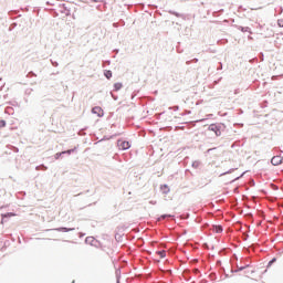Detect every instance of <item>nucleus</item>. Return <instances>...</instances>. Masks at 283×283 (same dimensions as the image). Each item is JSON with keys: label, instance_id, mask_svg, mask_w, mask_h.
I'll list each match as a JSON object with an SVG mask.
<instances>
[{"label": "nucleus", "instance_id": "nucleus-28", "mask_svg": "<svg viewBox=\"0 0 283 283\" xmlns=\"http://www.w3.org/2000/svg\"><path fill=\"white\" fill-rule=\"evenodd\" d=\"M6 125H8V123L6 122V119H1V120H0V129H3V127H6Z\"/></svg>", "mask_w": 283, "mask_h": 283}, {"label": "nucleus", "instance_id": "nucleus-50", "mask_svg": "<svg viewBox=\"0 0 283 283\" xmlns=\"http://www.w3.org/2000/svg\"><path fill=\"white\" fill-rule=\"evenodd\" d=\"M76 196H83V192H80L78 195H76Z\"/></svg>", "mask_w": 283, "mask_h": 283}, {"label": "nucleus", "instance_id": "nucleus-19", "mask_svg": "<svg viewBox=\"0 0 283 283\" xmlns=\"http://www.w3.org/2000/svg\"><path fill=\"white\" fill-rule=\"evenodd\" d=\"M244 174H247V171H243L240 176H238V177H235L234 179H232V180L230 181V185H233V182L240 180V178H244Z\"/></svg>", "mask_w": 283, "mask_h": 283}, {"label": "nucleus", "instance_id": "nucleus-22", "mask_svg": "<svg viewBox=\"0 0 283 283\" xmlns=\"http://www.w3.org/2000/svg\"><path fill=\"white\" fill-rule=\"evenodd\" d=\"M115 240H116V242H123V234L116 232L115 233Z\"/></svg>", "mask_w": 283, "mask_h": 283}, {"label": "nucleus", "instance_id": "nucleus-53", "mask_svg": "<svg viewBox=\"0 0 283 283\" xmlns=\"http://www.w3.org/2000/svg\"><path fill=\"white\" fill-rule=\"evenodd\" d=\"M6 244H8V241H7V242H4V247H6Z\"/></svg>", "mask_w": 283, "mask_h": 283}, {"label": "nucleus", "instance_id": "nucleus-20", "mask_svg": "<svg viewBox=\"0 0 283 283\" xmlns=\"http://www.w3.org/2000/svg\"><path fill=\"white\" fill-rule=\"evenodd\" d=\"M200 165H202V163L200 160H195V161H192L191 166L193 169H198V167H200Z\"/></svg>", "mask_w": 283, "mask_h": 283}, {"label": "nucleus", "instance_id": "nucleus-25", "mask_svg": "<svg viewBox=\"0 0 283 283\" xmlns=\"http://www.w3.org/2000/svg\"><path fill=\"white\" fill-rule=\"evenodd\" d=\"M233 171H238V168H231L226 172H222L220 176H227V174H233Z\"/></svg>", "mask_w": 283, "mask_h": 283}, {"label": "nucleus", "instance_id": "nucleus-41", "mask_svg": "<svg viewBox=\"0 0 283 283\" xmlns=\"http://www.w3.org/2000/svg\"><path fill=\"white\" fill-rule=\"evenodd\" d=\"M193 63H198V57H195V59H193Z\"/></svg>", "mask_w": 283, "mask_h": 283}, {"label": "nucleus", "instance_id": "nucleus-33", "mask_svg": "<svg viewBox=\"0 0 283 283\" xmlns=\"http://www.w3.org/2000/svg\"><path fill=\"white\" fill-rule=\"evenodd\" d=\"M277 25H279V28H283V19L277 20Z\"/></svg>", "mask_w": 283, "mask_h": 283}, {"label": "nucleus", "instance_id": "nucleus-13", "mask_svg": "<svg viewBox=\"0 0 283 283\" xmlns=\"http://www.w3.org/2000/svg\"><path fill=\"white\" fill-rule=\"evenodd\" d=\"M104 76L107 81H111L113 76L112 70H104Z\"/></svg>", "mask_w": 283, "mask_h": 283}, {"label": "nucleus", "instance_id": "nucleus-10", "mask_svg": "<svg viewBox=\"0 0 283 283\" xmlns=\"http://www.w3.org/2000/svg\"><path fill=\"white\" fill-rule=\"evenodd\" d=\"M211 230L213 233H222L224 231V228L221 224H213Z\"/></svg>", "mask_w": 283, "mask_h": 283}, {"label": "nucleus", "instance_id": "nucleus-18", "mask_svg": "<svg viewBox=\"0 0 283 283\" xmlns=\"http://www.w3.org/2000/svg\"><path fill=\"white\" fill-rule=\"evenodd\" d=\"M117 135H111V136H107L105 135L101 140L99 143H104V140H112V138H116Z\"/></svg>", "mask_w": 283, "mask_h": 283}, {"label": "nucleus", "instance_id": "nucleus-21", "mask_svg": "<svg viewBox=\"0 0 283 283\" xmlns=\"http://www.w3.org/2000/svg\"><path fill=\"white\" fill-rule=\"evenodd\" d=\"M115 275H116V283H120V269H117L115 271Z\"/></svg>", "mask_w": 283, "mask_h": 283}, {"label": "nucleus", "instance_id": "nucleus-7", "mask_svg": "<svg viewBox=\"0 0 283 283\" xmlns=\"http://www.w3.org/2000/svg\"><path fill=\"white\" fill-rule=\"evenodd\" d=\"M50 231H57L59 233H70V231H75V228L59 227L55 229H50Z\"/></svg>", "mask_w": 283, "mask_h": 283}, {"label": "nucleus", "instance_id": "nucleus-34", "mask_svg": "<svg viewBox=\"0 0 283 283\" xmlns=\"http://www.w3.org/2000/svg\"><path fill=\"white\" fill-rule=\"evenodd\" d=\"M25 94H27L28 96H30V94H32V88H27V90H25Z\"/></svg>", "mask_w": 283, "mask_h": 283}, {"label": "nucleus", "instance_id": "nucleus-24", "mask_svg": "<svg viewBox=\"0 0 283 283\" xmlns=\"http://www.w3.org/2000/svg\"><path fill=\"white\" fill-rule=\"evenodd\" d=\"M244 269H247V266L242 265L239 266L237 270H231V273H240V271H244Z\"/></svg>", "mask_w": 283, "mask_h": 283}, {"label": "nucleus", "instance_id": "nucleus-36", "mask_svg": "<svg viewBox=\"0 0 283 283\" xmlns=\"http://www.w3.org/2000/svg\"><path fill=\"white\" fill-rule=\"evenodd\" d=\"M105 63H106V65H112V61L111 60H106Z\"/></svg>", "mask_w": 283, "mask_h": 283}, {"label": "nucleus", "instance_id": "nucleus-3", "mask_svg": "<svg viewBox=\"0 0 283 283\" xmlns=\"http://www.w3.org/2000/svg\"><path fill=\"white\" fill-rule=\"evenodd\" d=\"M85 244H90V247H95V249H101V247H103L101 241L96 240V238L94 237H86Z\"/></svg>", "mask_w": 283, "mask_h": 283}, {"label": "nucleus", "instance_id": "nucleus-39", "mask_svg": "<svg viewBox=\"0 0 283 283\" xmlns=\"http://www.w3.org/2000/svg\"><path fill=\"white\" fill-rule=\"evenodd\" d=\"M239 10H247V9H244V7H242V6H240V7H239Z\"/></svg>", "mask_w": 283, "mask_h": 283}, {"label": "nucleus", "instance_id": "nucleus-32", "mask_svg": "<svg viewBox=\"0 0 283 283\" xmlns=\"http://www.w3.org/2000/svg\"><path fill=\"white\" fill-rule=\"evenodd\" d=\"M51 64L53 65V67H59V62L51 60Z\"/></svg>", "mask_w": 283, "mask_h": 283}, {"label": "nucleus", "instance_id": "nucleus-1", "mask_svg": "<svg viewBox=\"0 0 283 283\" xmlns=\"http://www.w3.org/2000/svg\"><path fill=\"white\" fill-rule=\"evenodd\" d=\"M226 125L222 123H216V124H210L208 129L209 132H213V134H216V136H222V130L226 129Z\"/></svg>", "mask_w": 283, "mask_h": 283}, {"label": "nucleus", "instance_id": "nucleus-14", "mask_svg": "<svg viewBox=\"0 0 283 283\" xmlns=\"http://www.w3.org/2000/svg\"><path fill=\"white\" fill-rule=\"evenodd\" d=\"M76 149H78V147H74V148H71V149H67V150H63V154L64 156L67 155V156H72V154H74V151H76Z\"/></svg>", "mask_w": 283, "mask_h": 283}, {"label": "nucleus", "instance_id": "nucleus-47", "mask_svg": "<svg viewBox=\"0 0 283 283\" xmlns=\"http://www.w3.org/2000/svg\"><path fill=\"white\" fill-rule=\"evenodd\" d=\"M14 151L18 153V151H19V148L15 147V148H14Z\"/></svg>", "mask_w": 283, "mask_h": 283}, {"label": "nucleus", "instance_id": "nucleus-31", "mask_svg": "<svg viewBox=\"0 0 283 283\" xmlns=\"http://www.w3.org/2000/svg\"><path fill=\"white\" fill-rule=\"evenodd\" d=\"M169 109H172V112H178V109H180V106L178 105L170 106Z\"/></svg>", "mask_w": 283, "mask_h": 283}, {"label": "nucleus", "instance_id": "nucleus-48", "mask_svg": "<svg viewBox=\"0 0 283 283\" xmlns=\"http://www.w3.org/2000/svg\"><path fill=\"white\" fill-rule=\"evenodd\" d=\"M243 266H245V269H249L250 264H247V265H243Z\"/></svg>", "mask_w": 283, "mask_h": 283}, {"label": "nucleus", "instance_id": "nucleus-15", "mask_svg": "<svg viewBox=\"0 0 283 283\" xmlns=\"http://www.w3.org/2000/svg\"><path fill=\"white\" fill-rule=\"evenodd\" d=\"M167 218H175V216L165 213V214H161L160 217H158L157 220H158V222H160V220H167Z\"/></svg>", "mask_w": 283, "mask_h": 283}, {"label": "nucleus", "instance_id": "nucleus-29", "mask_svg": "<svg viewBox=\"0 0 283 283\" xmlns=\"http://www.w3.org/2000/svg\"><path fill=\"white\" fill-rule=\"evenodd\" d=\"M32 76H36V73H34L33 71H30V72L27 74V78H32Z\"/></svg>", "mask_w": 283, "mask_h": 283}, {"label": "nucleus", "instance_id": "nucleus-46", "mask_svg": "<svg viewBox=\"0 0 283 283\" xmlns=\"http://www.w3.org/2000/svg\"><path fill=\"white\" fill-rule=\"evenodd\" d=\"M46 6H52V3H50V1H46Z\"/></svg>", "mask_w": 283, "mask_h": 283}, {"label": "nucleus", "instance_id": "nucleus-12", "mask_svg": "<svg viewBox=\"0 0 283 283\" xmlns=\"http://www.w3.org/2000/svg\"><path fill=\"white\" fill-rule=\"evenodd\" d=\"M114 92H120V90H123V83L120 82H116L114 85Z\"/></svg>", "mask_w": 283, "mask_h": 283}, {"label": "nucleus", "instance_id": "nucleus-8", "mask_svg": "<svg viewBox=\"0 0 283 283\" xmlns=\"http://www.w3.org/2000/svg\"><path fill=\"white\" fill-rule=\"evenodd\" d=\"M232 28H235L237 30H240V32H248L249 34H253V31L249 27H242L238 24H232Z\"/></svg>", "mask_w": 283, "mask_h": 283}, {"label": "nucleus", "instance_id": "nucleus-11", "mask_svg": "<svg viewBox=\"0 0 283 283\" xmlns=\"http://www.w3.org/2000/svg\"><path fill=\"white\" fill-rule=\"evenodd\" d=\"M160 191H161V193H164V195L169 193V191H170L169 186L166 185V184L161 185V186H160Z\"/></svg>", "mask_w": 283, "mask_h": 283}, {"label": "nucleus", "instance_id": "nucleus-26", "mask_svg": "<svg viewBox=\"0 0 283 283\" xmlns=\"http://www.w3.org/2000/svg\"><path fill=\"white\" fill-rule=\"evenodd\" d=\"M169 14H172L174 17L180 18L182 14L178 13V11L170 10Z\"/></svg>", "mask_w": 283, "mask_h": 283}, {"label": "nucleus", "instance_id": "nucleus-38", "mask_svg": "<svg viewBox=\"0 0 283 283\" xmlns=\"http://www.w3.org/2000/svg\"><path fill=\"white\" fill-rule=\"evenodd\" d=\"M213 149H216V148H209V149L207 150V153L209 154V153L213 151Z\"/></svg>", "mask_w": 283, "mask_h": 283}, {"label": "nucleus", "instance_id": "nucleus-43", "mask_svg": "<svg viewBox=\"0 0 283 283\" xmlns=\"http://www.w3.org/2000/svg\"><path fill=\"white\" fill-rule=\"evenodd\" d=\"M156 203H157V202H156V201H154V200H151V201H150V205H156Z\"/></svg>", "mask_w": 283, "mask_h": 283}, {"label": "nucleus", "instance_id": "nucleus-4", "mask_svg": "<svg viewBox=\"0 0 283 283\" xmlns=\"http://www.w3.org/2000/svg\"><path fill=\"white\" fill-rule=\"evenodd\" d=\"M117 147L122 150V151H127V149L132 148V143L124 140V139H119L117 142Z\"/></svg>", "mask_w": 283, "mask_h": 283}, {"label": "nucleus", "instance_id": "nucleus-9", "mask_svg": "<svg viewBox=\"0 0 283 283\" xmlns=\"http://www.w3.org/2000/svg\"><path fill=\"white\" fill-rule=\"evenodd\" d=\"M283 163V157L282 156H274L271 159V165H273L274 167H277L280 165H282Z\"/></svg>", "mask_w": 283, "mask_h": 283}, {"label": "nucleus", "instance_id": "nucleus-30", "mask_svg": "<svg viewBox=\"0 0 283 283\" xmlns=\"http://www.w3.org/2000/svg\"><path fill=\"white\" fill-rule=\"evenodd\" d=\"M17 22L11 23V25L9 27V32H12V30H14V28H17Z\"/></svg>", "mask_w": 283, "mask_h": 283}, {"label": "nucleus", "instance_id": "nucleus-45", "mask_svg": "<svg viewBox=\"0 0 283 283\" xmlns=\"http://www.w3.org/2000/svg\"><path fill=\"white\" fill-rule=\"evenodd\" d=\"M230 21H231V23H235V19H231Z\"/></svg>", "mask_w": 283, "mask_h": 283}, {"label": "nucleus", "instance_id": "nucleus-37", "mask_svg": "<svg viewBox=\"0 0 283 283\" xmlns=\"http://www.w3.org/2000/svg\"><path fill=\"white\" fill-rule=\"evenodd\" d=\"M217 70H222V62H219V66L217 67Z\"/></svg>", "mask_w": 283, "mask_h": 283}, {"label": "nucleus", "instance_id": "nucleus-35", "mask_svg": "<svg viewBox=\"0 0 283 283\" xmlns=\"http://www.w3.org/2000/svg\"><path fill=\"white\" fill-rule=\"evenodd\" d=\"M137 94H138V92L134 91V92L132 93V98H136Z\"/></svg>", "mask_w": 283, "mask_h": 283}, {"label": "nucleus", "instance_id": "nucleus-6", "mask_svg": "<svg viewBox=\"0 0 283 283\" xmlns=\"http://www.w3.org/2000/svg\"><path fill=\"white\" fill-rule=\"evenodd\" d=\"M92 114H95L98 118H103L105 116V111L101 106H95L92 108Z\"/></svg>", "mask_w": 283, "mask_h": 283}, {"label": "nucleus", "instance_id": "nucleus-52", "mask_svg": "<svg viewBox=\"0 0 283 283\" xmlns=\"http://www.w3.org/2000/svg\"><path fill=\"white\" fill-rule=\"evenodd\" d=\"M85 193H90V190H86Z\"/></svg>", "mask_w": 283, "mask_h": 283}, {"label": "nucleus", "instance_id": "nucleus-2", "mask_svg": "<svg viewBox=\"0 0 283 283\" xmlns=\"http://www.w3.org/2000/svg\"><path fill=\"white\" fill-rule=\"evenodd\" d=\"M57 11L60 14H65V17H71L72 14V9L67 7V3H59Z\"/></svg>", "mask_w": 283, "mask_h": 283}, {"label": "nucleus", "instance_id": "nucleus-54", "mask_svg": "<svg viewBox=\"0 0 283 283\" xmlns=\"http://www.w3.org/2000/svg\"><path fill=\"white\" fill-rule=\"evenodd\" d=\"M6 244H8V241H7V242H4V247H6Z\"/></svg>", "mask_w": 283, "mask_h": 283}, {"label": "nucleus", "instance_id": "nucleus-49", "mask_svg": "<svg viewBox=\"0 0 283 283\" xmlns=\"http://www.w3.org/2000/svg\"><path fill=\"white\" fill-rule=\"evenodd\" d=\"M181 116H187V113H182Z\"/></svg>", "mask_w": 283, "mask_h": 283}, {"label": "nucleus", "instance_id": "nucleus-40", "mask_svg": "<svg viewBox=\"0 0 283 283\" xmlns=\"http://www.w3.org/2000/svg\"><path fill=\"white\" fill-rule=\"evenodd\" d=\"M283 13V8L282 7H280V14H282Z\"/></svg>", "mask_w": 283, "mask_h": 283}, {"label": "nucleus", "instance_id": "nucleus-5", "mask_svg": "<svg viewBox=\"0 0 283 283\" xmlns=\"http://www.w3.org/2000/svg\"><path fill=\"white\" fill-rule=\"evenodd\" d=\"M15 216H17V213H14V212L1 213L0 224H6V222H8V220H10V218H14Z\"/></svg>", "mask_w": 283, "mask_h": 283}, {"label": "nucleus", "instance_id": "nucleus-23", "mask_svg": "<svg viewBox=\"0 0 283 283\" xmlns=\"http://www.w3.org/2000/svg\"><path fill=\"white\" fill-rule=\"evenodd\" d=\"M63 156H65V153H63V151L56 153V154L54 155V159H55V160H60V158L63 157Z\"/></svg>", "mask_w": 283, "mask_h": 283}, {"label": "nucleus", "instance_id": "nucleus-42", "mask_svg": "<svg viewBox=\"0 0 283 283\" xmlns=\"http://www.w3.org/2000/svg\"><path fill=\"white\" fill-rule=\"evenodd\" d=\"M114 101H118V96L113 95Z\"/></svg>", "mask_w": 283, "mask_h": 283}, {"label": "nucleus", "instance_id": "nucleus-44", "mask_svg": "<svg viewBox=\"0 0 283 283\" xmlns=\"http://www.w3.org/2000/svg\"><path fill=\"white\" fill-rule=\"evenodd\" d=\"M7 207H8V205H6V206H2L0 209H7Z\"/></svg>", "mask_w": 283, "mask_h": 283}, {"label": "nucleus", "instance_id": "nucleus-51", "mask_svg": "<svg viewBox=\"0 0 283 283\" xmlns=\"http://www.w3.org/2000/svg\"><path fill=\"white\" fill-rule=\"evenodd\" d=\"M241 127H244V124H239Z\"/></svg>", "mask_w": 283, "mask_h": 283}, {"label": "nucleus", "instance_id": "nucleus-55", "mask_svg": "<svg viewBox=\"0 0 283 283\" xmlns=\"http://www.w3.org/2000/svg\"><path fill=\"white\" fill-rule=\"evenodd\" d=\"M226 277H229V274H226Z\"/></svg>", "mask_w": 283, "mask_h": 283}, {"label": "nucleus", "instance_id": "nucleus-16", "mask_svg": "<svg viewBox=\"0 0 283 283\" xmlns=\"http://www.w3.org/2000/svg\"><path fill=\"white\" fill-rule=\"evenodd\" d=\"M156 253H157V255H159V258L161 260H165V258H167V251H165V250H159Z\"/></svg>", "mask_w": 283, "mask_h": 283}, {"label": "nucleus", "instance_id": "nucleus-17", "mask_svg": "<svg viewBox=\"0 0 283 283\" xmlns=\"http://www.w3.org/2000/svg\"><path fill=\"white\" fill-rule=\"evenodd\" d=\"M277 262V258H272L266 265V269H271V266H273V264H275Z\"/></svg>", "mask_w": 283, "mask_h": 283}, {"label": "nucleus", "instance_id": "nucleus-27", "mask_svg": "<svg viewBox=\"0 0 283 283\" xmlns=\"http://www.w3.org/2000/svg\"><path fill=\"white\" fill-rule=\"evenodd\" d=\"M3 87H6V81L0 77V92L3 90Z\"/></svg>", "mask_w": 283, "mask_h": 283}, {"label": "nucleus", "instance_id": "nucleus-56", "mask_svg": "<svg viewBox=\"0 0 283 283\" xmlns=\"http://www.w3.org/2000/svg\"><path fill=\"white\" fill-rule=\"evenodd\" d=\"M72 283H75V281H73Z\"/></svg>", "mask_w": 283, "mask_h": 283}]
</instances>
